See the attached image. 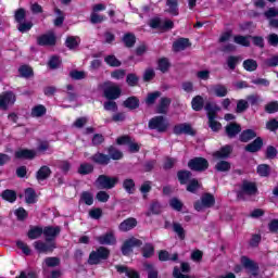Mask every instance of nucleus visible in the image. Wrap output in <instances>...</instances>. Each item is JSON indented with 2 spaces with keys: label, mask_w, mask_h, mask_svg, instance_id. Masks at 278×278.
Returning a JSON list of instances; mask_svg holds the SVG:
<instances>
[{
  "label": "nucleus",
  "mask_w": 278,
  "mask_h": 278,
  "mask_svg": "<svg viewBox=\"0 0 278 278\" xmlns=\"http://www.w3.org/2000/svg\"><path fill=\"white\" fill-rule=\"evenodd\" d=\"M243 68L245 71H249L250 73H252L253 71H257V61L253 60V59H248L243 62Z\"/></svg>",
  "instance_id": "f704fd0d"
},
{
  "label": "nucleus",
  "mask_w": 278,
  "mask_h": 278,
  "mask_svg": "<svg viewBox=\"0 0 278 278\" xmlns=\"http://www.w3.org/2000/svg\"><path fill=\"white\" fill-rule=\"evenodd\" d=\"M92 162H94L96 164H101L102 166H105L110 164V156L108 154L98 152L92 156Z\"/></svg>",
  "instance_id": "4be33fe9"
},
{
  "label": "nucleus",
  "mask_w": 278,
  "mask_h": 278,
  "mask_svg": "<svg viewBox=\"0 0 278 278\" xmlns=\"http://www.w3.org/2000/svg\"><path fill=\"white\" fill-rule=\"evenodd\" d=\"M110 256V250L108 248L100 247L97 251L91 252L89 256V264H99L101 260H108Z\"/></svg>",
  "instance_id": "20e7f679"
},
{
  "label": "nucleus",
  "mask_w": 278,
  "mask_h": 278,
  "mask_svg": "<svg viewBox=\"0 0 278 278\" xmlns=\"http://www.w3.org/2000/svg\"><path fill=\"white\" fill-rule=\"evenodd\" d=\"M109 155L111 160H121L123 157V152L116 150L114 147L109 148Z\"/></svg>",
  "instance_id": "864d4df0"
},
{
  "label": "nucleus",
  "mask_w": 278,
  "mask_h": 278,
  "mask_svg": "<svg viewBox=\"0 0 278 278\" xmlns=\"http://www.w3.org/2000/svg\"><path fill=\"white\" fill-rule=\"evenodd\" d=\"M263 144H264V141L262 140V138L258 137L252 143H249L245 147V151H248L249 153H257V151L262 149Z\"/></svg>",
  "instance_id": "6ab92c4d"
},
{
  "label": "nucleus",
  "mask_w": 278,
  "mask_h": 278,
  "mask_svg": "<svg viewBox=\"0 0 278 278\" xmlns=\"http://www.w3.org/2000/svg\"><path fill=\"white\" fill-rule=\"evenodd\" d=\"M37 42L41 47L55 45V35L53 33H48L46 35H41L40 37H38Z\"/></svg>",
  "instance_id": "4468645a"
},
{
  "label": "nucleus",
  "mask_w": 278,
  "mask_h": 278,
  "mask_svg": "<svg viewBox=\"0 0 278 278\" xmlns=\"http://www.w3.org/2000/svg\"><path fill=\"white\" fill-rule=\"evenodd\" d=\"M47 114V108L45 105L39 104L31 109V116L34 118H40V116H45Z\"/></svg>",
  "instance_id": "cd10ccee"
},
{
  "label": "nucleus",
  "mask_w": 278,
  "mask_h": 278,
  "mask_svg": "<svg viewBox=\"0 0 278 278\" xmlns=\"http://www.w3.org/2000/svg\"><path fill=\"white\" fill-rule=\"evenodd\" d=\"M81 201L86 205H92V203H94V197L92 195V193L85 191L81 193Z\"/></svg>",
  "instance_id": "a18cd8bd"
},
{
  "label": "nucleus",
  "mask_w": 278,
  "mask_h": 278,
  "mask_svg": "<svg viewBox=\"0 0 278 278\" xmlns=\"http://www.w3.org/2000/svg\"><path fill=\"white\" fill-rule=\"evenodd\" d=\"M254 194H257V186H255V182L244 181L241 190L238 191L237 197L238 199L245 201V199H249V197H253Z\"/></svg>",
  "instance_id": "f03ea898"
},
{
  "label": "nucleus",
  "mask_w": 278,
  "mask_h": 278,
  "mask_svg": "<svg viewBox=\"0 0 278 278\" xmlns=\"http://www.w3.org/2000/svg\"><path fill=\"white\" fill-rule=\"evenodd\" d=\"M256 137H257V134L255 132V130L248 129L241 134L240 140L241 142H249V140H253V138H256Z\"/></svg>",
  "instance_id": "7c9ffc66"
},
{
  "label": "nucleus",
  "mask_w": 278,
  "mask_h": 278,
  "mask_svg": "<svg viewBox=\"0 0 278 278\" xmlns=\"http://www.w3.org/2000/svg\"><path fill=\"white\" fill-rule=\"evenodd\" d=\"M230 154H231V147L226 146L220 150L216 151L215 153H213V157L215 160H226V157H229Z\"/></svg>",
  "instance_id": "aec40b11"
},
{
  "label": "nucleus",
  "mask_w": 278,
  "mask_h": 278,
  "mask_svg": "<svg viewBox=\"0 0 278 278\" xmlns=\"http://www.w3.org/2000/svg\"><path fill=\"white\" fill-rule=\"evenodd\" d=\"M190 172H179L178 173V179L180 181V184H188V179H190Z\"/></svg>",
  "instance_id": "69168bd1"
},
{
  "label": "nucleus",
  "mask_w": 278,
  "mask_h": 278,
  "mask_svg": "<svg viewBox=\"0 0 278 278\" xmlns=\"http://www.w3.org/2000/svg\"><path fill=\"white\" fill-rule=\"evenodd\" d=\"M169 205L173 210H176V212H181V208L184 207V203L177 198L169 200Z\"/></svg>",
  "instance_id": "8fccbe9b"
},
{
  "label": "nucleus",
  "mask_w": 278,
  "mask_h": 278,
  "mask_svg": "<svg viewBox=\"0 0 278 278\" xmlns=\"http://www.w3.org/2000/svg\"><path fill=\"white\" fill-rule=\"evenodd\" d=\"M177 257H178L177 253H174L172 255L166 251H161L159 253V260L161 262H167V260H170L172 262H177Z\"/></svg>",
  "instance_id": "473e14b6"
},
{
  "label": "nucleus",
  "mask_w": 278,
  "mask_h": 278,
  "mask_svg": "<svg viewBox=\"0 0 278 278\" xmlns=\"http://www.w3.org/2000/svg\"><path fill=\"white\" fill-rule=\"evenodd\" d=\"M97 241L99 242V244L112 245L116 244V237L114 236V232L110 231L106 232L105 235L97 237Z\"/></svg>",
  "instance_id": "2eb2a0df"
},
{
  "label": "nucleus",
  "mask_w": 278,
  "mask_h": 278,
  "mask_svg": "<svg viewBox=\"0 0 278 278\" xmlns=\"http://www.w3.org/2000/svg\"><path fill=\"white\" fill-rule=\"evenodd\" d=\"M173 231L178 236L179 240H185L186 239V230L184 229V226L179 223H174L173 224Z\"/></svg>",
  "instance_id": "2f4dec72"
},
{
  "label": "nucleus",
  "mask_w": 278,
  "mask_h": 278,
  "mask_svg": "<svg viewBox=\"0 0 278 278\" xmlns=\"http://www.w3.org/2000/svg\"><path fill=\"white\" fill-rule=\"evenodd\" d=\"M242 128L238 124H230L226 127V134L228 138H235V136H238Z\"/></svg>",
  "instance_id": "b1692460"
},
{
  "label": "nucleus",
  "mask_w": 278,
  "mask_h": 278,
  "mask_svg": "<svg viewBox=\"0 0 278 278\" xmlns=\"http://www.w3.org/2000/svg\"><path fill=\"white\" fill-rule=\"evenodd\" d=\"M240 60H241L240 56H229L227 59L228 68L233 71L236 66H238V62H240Z\"/></svg>",
  "instance_id": "6e6d98bb"
},
{
  "label": "nucleus",
  "mask_w": 278,
  "mask_h": 278,
  "mask_svg": "<svg viewBox=\"0 0 278 278\" xmlns=\"http://www.w3.org/2000/svg\"><path fill=\"white\" fill-rule=\"evenodd\" d=\"M79 42H81L79 37H68L65 45L67 49H77L79 47Z\"/></svg>",
  "instance_id": "c9c22d12"
},
{
  "label": "nucleus",
  "mask_w": 278,
  "mask_h": 278,
  "mask_svg": "<svg viewBox=\"0 0 278 278\" xmlns=\"http://www.w3.org/2000/svg\"><path fill=\"white\" fill-rule=\"evenodd\" d=\"M138 247H142V242L140 239L132 237L124 242L122 247V253L123 255H129V253H131L134 249H137Z\"/></svg>",
  "instance_id": "0eeeda50"
},
{
  "label": "nucleus",
  "mask_w": 278,
  "mask_h": 278,
  "mask_svg": "<svg viewBox=\"0 0 278 278\" xmlns=\"http://www.w3.org/2000/svg\"><path fill=\"white\" fill-rule=\"evenodd\" d=\"M208 91L215 94V97H227V87L224 85H214L208 89Z\"/></svg>",
  "instance_id": "412c9836"
},
{
  "label": "nucleus",
  "mask_w": 278,
  "mask_h": 278,
  "mask_svg": "<svg viewBox=\"0 0 278 278\" xmlns=\"http://www.w3.org/2000/svg\"><path fill=\"white\" fill-rule=\"evenodd\" d=\"M116 184H118L117 177H110L106 175H101L96 180L97 188H100L101 190H112Z\"/></svg>",
  "instance_id": "7ed1b4c3"
},
{
  "label": "nucleus",
  "mask_w": 278,
  "mask_h": 278,
  "mask_svg": "<svg viewBox=\"0 0 278 278\" xmlns=\"http://www.w3.org/2000/svg\"><path fill=\"white\" fill-rule=\"evenodd\" d=\"M160 212H162V206L160 205V203L154 202L151 204L150 212H148L147 215L151 216V214H160Z\"/></svg>",
  "instance_id": "e2e57ef3"
},
{
  "label": "nucleus",
  "mask_w": 278,
  "mask_h": 278,
  "mask_svg": "<svg viewBox=\"0 0 278 278\" xmlns=\"http://www.w3.org/2000/svg\"><path fill=\"white\" fill-rule=\"evenodd\" d=\"M264 16L265 18H267V21H275V18H278V9L273 7L269 8L267 11L264 12Z\"/></svg>",
  "instance_id": "e433bc0d"
},
{
  "label": "nucleus",
  "mask_w": 278,
  "mask_h": 278,
  "mask_svg": "<svg viewBox=\"0 0 278 278\" xmlns=\"http://www.w3.org/2000/svg\"><path fill=\"white\" fill-rule=\"evenodd\" d=\"M161 94L162 93H160V91H154L152 93H149L146 99L147 105H153L155 103V100L160 99Z\"/></svg>",
  "instance_id": "49530a36"
},
{
  "label": "nucleus",
  "mask_w": 278,
  "mask_h": 278,
  "mask_svg": "<svg viewBox=\"0 0 278 278\" xmlns=\"http://www.w3.org/2000/svg\"><path fill=\"white\" fill-rule=\"evenodd\" d=\"M137 225H138V220H136V218L134 217H129L119 224L118 229L119 231H124V232L131 231V229H134V227H136Z\"/></svg>",
  "instance_id": "dca6fc26"
},
{
  "label": "nucleus",
  "mask_w": 278,
  "mask_h": 278,
  "mask_svg": "<svg viewBox=\"0 0 278 278\" xmlns=\"http://www.w3.org/2000/svg\"><path fill=\"white\" fill-rule=\"evenodd\" d=\"M241 266H243V268H247L248 273H250L252 277H257L260 275V266L257 265V263L247 256L241 257Z\"/></svg>",
  "instance_id": "39448f33"
},
{
  "label": "nucleus",
  "mask_w": 278,
  "mask_h": 278,
  "mask_svg": "<svg viewBox=\"0 0 278 278\" xmlns=\"http://www.w3.org/2000/svg\"><path fill=\"white\" fill-rule=\"evenodd\" d=\"M15 157H17V160H34V157H36V151L21 149L15 152Z\"/></svg>",
  "instance_id": "f3484780"
},
{
  "label": "nucleus",
  "mask_w": 278,
  "mask_h": 278,
  "mask_svg": "<svg viewBox=\"0 0 278 278\" xmlns=\"http://www.w3.org/2000/svg\"><path fill=\"white\" fill-rule=\"evenodd\" d=\"M123 41L126 47H131L132 45H136V36L132 34H126L123 38Z\"/></svg>",
  "instance_id": "13d9d810"
},
{
  "label": "nucleus",
  "mask_w": 278,
  "mask_h": 278,
  "mask_svg": "<svg viewBox=\"0 0 278 278\" xmlns=\"http://www.w3.org/2000/svg\"><path fill=\"white\" fill-rule=\"evenodd\" d=\"M16 103V96L12 91L0 94V110H8Z\"/></svg>",
  "instance_id": "423d86ee"
},
{
  "label": "nucleus",
  "mask_w": 278,
  "mask_h": 278,
  "mask_svg": "<svg viewBox=\"0 0 278 278\" xmlns=\"http://www.w3.org/2000/svg\"><path fill=\"white\" fill-rule=\"evenodd\" d=\"M45 264H46V266H48L50 268H53V267H55L60 264V258H58V257H47L45 260Z\"/></svg>",
  "instance_id": "0e129e2a"
},
{
  "label": "nucleus",
  "mask_w": 278,
  "mask_h": 278,
  "mask_svg": "<svg viewBox=\"0 0 278 278\" xmlns=\"http://www.w3.org/2000/svg\"><path fill=\"white\" fill-rule=\"evenodd\" d=\"M256 172L260 177H268V175H270V166L267 164H261L257 166Z\"/></svg>",
  "instance_id": "ea45409f"
},
{
  "label": "nucleus",
  "mask_w": 278,
  "mask_h": 278,
  "mask_svg": "<svg viewBox=\"0 0 278 278\" xmlns=\"http://www.w3.org/2000/svg\"><path fill=\"white\" fill-rule=\"evenodd\" d=\"M138 80L139 78L137 77L136 74H128L126 77V84H128V86H138Z\"/></svg>",
  "instance_id": "680f3d73"
},
{
  "label": "nucleus",
  "mask_w": 278,
  "mask_h": 278,
  "mask_svg": "<svg viewBox=\"0 0 278 278\" xmlns=\"http://www.w3.org/2000/svg\"><path fill=\"white\" fill-rule=\"evenodd\" d=\"M233 41L236 42V45H240L241 47H249V45H251L249 37L244 36H235Z\"/></svg>",
  "instance_id": "37998d69"
},
{
  "label": "nucleus",
  "mask_w": 278,
  "mask_h": 278,
  "mask_svg": "<svg viewBox=\"0 0 278 278\" xmlns=\"http://www.w3.org/2000/svg\"><path fill=\"white\" fill-rule=\"evenodd\" d=\"M265 112H267V114H275V112H278V101L267 103L265 105Z\"/></svg>",
  "instance_id": "3c124183"
},
{
  "label": "nucleus",
  "mask_w": 278,
  "mask_h": 278,
  "mask_svg": "<svg viewBox=\"0 0 278 278\" xmlns=\"http://www.w3.org/2000/svg\"><path fill=\"white\" fill-rule=\"evenodd\" d=\"M214 203V195L206 193L202 197L200 202H195L194 208L197 210V212H203V210H205L206 207H212Z\"/></svg>",
  "instance_id": "9d476101"
},
{
  "label": "nucleus",
  "mask_w": 278,
  "mask_h": 278,
  "mask_svg": "<svg viewBox=\"0 0 278 278\" xmlns=\"http://www.w3.org/2000/svg\"><path fill=\"white\" fill-rule=\"evenodd\" d=\"M155 249L153 248V244L147 243L143 247V257H151L153 255Z\"/></svg>",
  "instance_id": "052dcab7"
},
{
  "label": "nucleus",
  "mask_w": 278,
  "mask_h": 278,
  "mask_svg": "<svg viewBox=\"0 0 278 278\" xmlns=\"http://www.w3.org/2000/svg\"><path fill=\"white\" fill-rule=\"evenodd\" d=\"M125 75H127V72L125 70H115L111 73V77L113 79H125Z\"/></svg>",
  "instance_id": "4d7b16f0"
},
{
  "label": "nucleus",
  "mask_w": 278,
  "mask_h": 278,
  "mask_svg": "<svg viewBox=\"0 0 278 278\" xmlns=\"http://www.w3.org/2000/svg\"><path fill=\"white\" fill-rule=\"evenodd\" d=\"M124 106L128 110H136L140 106V101L136 97H129L124 101Z\"/></svg>",
  "instance_id": "393cba45"
},
{
  "label": "nucleus",
  "mask_w": 278,
  "mask_h": 278,
  "mask_svg": "<svg viewBox=\"0 0 278 278\" xmlns=\"http://www.w3.org/2000/svg\"><path fill=\"white\" fill-rule=\"evenodd\" d=\"M60 227L55 226V227H46L43 230V236L47 240V242H53V240H55V238H58V236H60Z\"/></svg>",
  "instance_id": "ddd939ff"
},
{
  "label": "nucleus",
  "mask_w": 278,
  "mask_h": 278,
  "mask_svg": "<svg viewBox=\"0 0 278 278\" xmlns=\"http://www.w3.org/2000/svg\"><path fill=\"white\" fill-rule=\"evenodd\" d=\"M26 203H36V191L29 188L25 190Z\"/></svg>",
  "instance_id": "c03bdc74"
},
{
  "label": "nucleus",
  "mask_w": 278,
  "mask_h": 278,
  "mask_svg": "<svg viewBox=\"0 0 278 278\" xmlns=\"http://www.w3.org/2000/svg\"><path fill=\"white\" fill-rule=\"evenodd\" d=\"M123 188L128 192V194L134 193V190H136V182L131 178H127L123 182Z\"/></svg>",
  "instance_id": "4c0bfd02"
},
{
  "label": "nucleus",
  "mask_w": 278,
  "mask_h": 278,
  "mask_svg": "<svg viewBox=\"0 0 278 278\" xmlns=\"http://www.w3.org/2000/svg\"><path fill=\"white\" fill-rule=\"evenodd\" d=\"M150 129H156L159 131H166L168 129V122L165 121L164 116H156L149 122Z\"/></svg>",
  "instance_id": "6e6552de"
},
{
  "label": "nucleus",
  "mask_w": 278,
  "mask_h": 278,
  "mask_svg": "<svg viewBox=\"0 0 278 278\" xmlns=\"http://www.w3.org/2000/svg\"><path fill=\"white\" fill-rule=\"evenodd\" d=\"M34 247L38 253H51L55 249V243L53 241H48V243L36 241Z\"/></svg>",
  "instance_id": "f8f14e48"
},
{
  "label": "nucleus",
  "mask_w": 278,
  "mask_h": 278,
  "mask_svg": "<svg viewBox=\"0 0 278 278\" xmlns=\"http://www.w3.org/2000/svg\"><path fill=\"white\" fill-rule=\"evenodd\" d=\"M144 270L148 273V278H157V270L151 264L144 265Z\"/></svg>",
  "instance_id": "5fc2aeb1"
},
{
  "label": "nucleus",
  "mask_w": 278,
  "mask_h": 278,
  "mask_svg": "<svg viewBox=\"0 0 278 278\" xmlns=\"http://www.w3.org/2000/svg\"><path fill=\"white\" fill-rule=\"evenodd\" d=\"M168 105H170V99L162 98L161 102L156 109V112L159 114H166V112H168Z\"/></svg>",
  "instance_id": "bb28decb"
},
{
  "label": "nucleus",
  "mask_w": 278,
  "mask_h": 278,
  "mask_svg": "<svg viewBox=\"0 0 278 278\" xmlns=\"http://www.w3.org/2000/svg\"><path fill=\"white\" fill-rule=\"evenodd\" d=\"M43 233L42 228L40 227H34L28 231V238L30 240H36L37 238H40Z\"/></svg>",
  "instance_id": "58836bf2"
},
{
  "label": "nucleus",
  "mask_w": 278,
  "mask_h": 278,
  "mask_svg": "<svg viewBox=\"0 0 278 278\" xmlns=\"http://www.w3.org/2000/svg\"><path fill=\"white\" fill-rule=\"evenodd\" d=\"M188 47H190V40L186 38H180L173 45L174 51H184V49H188Z\"/></svg>",
  "instance_id": "5701e85b"
},
{
  "label": "nucleus",
  "mask_w": 278,
  "mask_h": 278,
  "mask_svg": "<svg viewBox=\"0 0 278 278\" xmlns=\"http://www.w3.org/2000/svg\"><path fill=\"white\" fill-rule=\"evenodd\" d=\"M93 169H94V167L91 164L84 163L78 168V173L80 175H89V173H92Z\"/></svg>",
  "instance_id": "09e8293b"
},
{
  "label": "nucleus",
  "mask_w": 278,
  "mask_h": 278,
  "mask_svg": "<svg viewBox=\"0 0 278 278\" xmlns=\"http://www.w3.org/2000/svg\"><path fill=\"white\" fill-rule=\"evenodd\" d=\"M116 270L118 273H124L126 275V277H128V278H140V276L138 275V271H136L134 269H129L125 266H117Z\"/></svg>",
  "instance_id": "a878e982"
},
{
  "label": "nucleus",
  "mask_w": 278,
  "mask_h": 278,
  "mask_svg": "<svg viewBox=\"0 0 278 278\" xmlns=\"http://www.w3.org/2000/svg\"><path fill=\"white\" fill-rule=\"evenodd\" d=\"M174 134L177 136H180L181 134H188L189 136H192V126H190V124H178L174 127Z\"/></svg>",
  "instance_id": "a211bd4d"
},
{
  "label": "nucleus",
  "mask_w": 278,
  "mask_h": 278,
  "mask_svg": "<svg viewBox=\"0 0 278 278\" xmlns=\"http://www.w3.org/2000/svg\"><path fill=\"white\" fill-rule=\"evenodd\" d=\"M266 129H268L269 131H277V129H278L277 119H270L269 122H267Z\"/></svg>",
  "instance_id": "338daca9"
},
{
  "label": "nucleus",
  "mask_w": 278,
  "mask_h": 278,
  "mask_svg": "<svg viewBox=\"0 0 278 278\" xmlns=\"http://www.w3.org/2000/svg\"><path fill=\"white\" fill-rule=\"evenodd\" d=\"M167 12L177 16V0H167Z\"/></svg>",
  "instance_id": "603ef678"
},
{
  "label": "nucleus",
  "mask_w": 278,
  "mask_h": 278,
  "mask_svg": "<svg viewBox=\"0 0 278 278\" xmlns=\"http://www.w3.org/2000/svg\"><path fill=\"white\" fill-rule=\"evenodd\" d=\"M267 42L271 46V47H277L278 45V35L277 34H270L267 37Z\"/></svg>",
  "instance_id": "774afa93"
},
{
  "label": "nucleus",
  "mask_w": 278,
  "mask_h": 278,
  "mask_svg": "<svg viewBox=\"0 0 278 278\" xmlns=\"http://www.w3.org/2000/svg\"><path fill=\"white\" fill-rule=\"evenodd\" d=\"M205 110L208 116V127L212 129V131H218L222 125L216 121V112H220V108H218L216 104L207 103L205 105Z\"/></svg>",
  "instance_id": "f257e3e1"
},
{
  "label": "nucleus",
  "mask_w": 278,
  "mask_h": 278,
  "mask_svg": "<svg viewBox=\"0 0 278 278\" xmlns=\"http://www.w3.org/2000/svg\"><path fill=\"white\" fill-rule=\"evenodd\" d=\"M105 88H104V97L106 99H118V97H121V87L112 84V83H105L104 84Z\"/></svg>",
  "instance_id": "1a4fd4ad"
},
{
  "label": "nucleus",
  "mask_w": 278,
  "mask_h": 278,
  "mask_svg": "<svg viewBox=\"0 0 278 278\" xmlns=\"http://www.w3.org/2000/svg\"><path fill=\"white\" fill-rule=\"evenodd\" d=\"M51 175V169L48 166H42L37 172V179L38 181H45Z\"/></svg>",
  "instance_id": "c756f323"
},
{
  "label": "nucleus",
  "mask_w": 278,
  "mask_h": 278,
  "mask_svg": "<svg viewBox=\"0 0 278 278\" xmlns=\"http://www.w3.org/2000/svg\"><path fill=\"white\" fill-rule=\"evenodd\" d=\"M18 73L21 75V77H31L34 75V70H31V67L27 66V65H22L18 68Z\"/></svg>",
  "instance_id": "79ce46f5"
},
{
  "label": "nucleus",
  "mask_w": 278,
  "mask_h": 278,
  "mask_svg": "<svg viewBox=\"0 0 278 278\" xmlns=\"http://www.w3.org/2000/svg\"><path fill=\"white\" fill-rule=\"evenodd\" d=\"M215 168L219 173H227V170L231 169V164L227 161H220L215 165Z\"/></svg>",
  "instance_id": "a19ab883"
},
{
  "label": "nucleus",
  "mask_w": 278,
  "mask_h": 278,
  "mask_svg": "<svg viewBox=\"0 0 278 278\" xmlns=\"http://www.w3.org/2000/svg\"><path fill=\"white\" fill-rule=\"evenodd\" d=\"M192 110L195 112H199L203 110V97L197 96L191 101Z\"/></svg>",
  "instance_id": "72a5a7b5"
},
{
  "label": "nucleus",
  "mask_w": 278,
  "mask_h": 278,
  "mask_svg": "<svg viewBox=\"0 0 278 278\" xmlns=\"http://www.w3.org/2000/svg\"><path fill=\"white\" fill-rule=\"evenodd\" d=\"M31 27H34V24L31 22H20L17 29L22 34H25V33L29 31V29H31Z\"/></svg>",
  "instance_id": "de8ad7c7"
},
{
  "label": "nucleus",
  "mask_w": 278,
  "mask_h": 278,
  "mask_svg": "<svg viewBox=\"0 0 278 278\" xmlns=\"http://www.w3.org/2000/svg\"><path fill=\"white\" fill-rule=\"evenodd\" d=\"M1 197L4 201H8L9 203H14V201H16V191L7 189L2 191Z\"/></svg>",
  "instance_id": "c85d7f7f"
},
{
  "label": "nucleus",
  "mask_w": 278,
  "mask_h": 278,
  "mask_svg": "<svg viewBox=\"0 0 278 278\" xmlns=\"http://www.w3.org/2000/svg\"><path fill=\"white\" fill-rule=\"evenodd\" d=\"M104 62H106V64H109V66H121V61H118V59H116V56H114V55H108L104 59Z\"/></svg>",
  "instance_id": "bf43d9fd"
},
{
  "label": "nucleus",
  "mask_w": 278,
  "mask_h": 278,
  "mask_svg": "<svg viewBox=\"0 0 278 278\" xmlns=\"http://www.w3.org/2000/svg\"><path fill=\"white\" fill-rule=\"evenodd\" d=\"M188 166L191 170H206L210 164L207 163V160L203 157H195L188 163Z\"/></svg>",
  "instance_id": "9b49d317"
}]
</instances>
